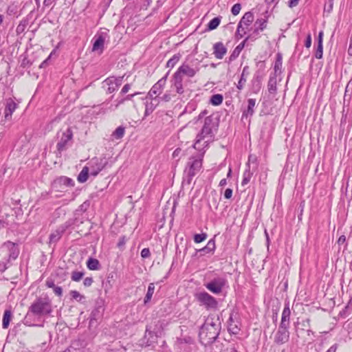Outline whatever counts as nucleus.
<instances>
[{
	"label": "nucleus",
	"instance_id": "33",
	"mask_svg": "<svg viewBox=\"0 0 352 352\" xmlns=\"http://www.w3.org/2000/svg\"><path fill=\"white\" fill-rule=\"evenodd\" d=\"M246 166H247V168L245 169V170L243 173V179L241 182V185L243 186H245L246 184H248L250 182L252 175H253V171L250 170V164L247 163Z\"/></svg>",
	"mask_w": 352,
	"mask_h": 352
},
{
	"label": "nucleus",
	"instance_id": "24",
	"mask_svg": "<svg viewBox=\"0 0 352 352\" xmlns=\"http://www.w3.org/2000/svg\"><path fill=\"white\" fill-rule=\"evenodd\" d=\"M102 85L107 94H112L118 89L112 81V77L107 78L102 81Z\"/></svg>",
	"mask_w": 352,
	"mask_h": 352
},
{
	"label": "nucleus",
	"instance_id": "36",
	"mask_svg": "<svg viewBox=\"0 0 352 352\" xmlns=\"http://www.w3.org/2000/svg\"><path fill=\"white\" fill-rule=\"evenodd\" d=\"M89 175H90V170L89 167H83L78 176V181L80 183L85 182L88 179Z\"/></svg>",
	"mask_w": 352,
	"mask_h": 352
},
{
	"label": "nucleus",
	"instance_id": "28",
	"mask_svg": "<svg viewBox=\"0 0 352 352\" xmlns=\"http://www.w3.org/2000/svg\"><path fill=\"white\" fill-rule=\"evenodd\" d=\"M153 101L146 102L145 103V112L144 116H147L150 115L155 109V107L158 105L160 99L157 97H155L153 99Z\"/></svg>",
	"mask_w": 352,
	"mask_h": 352
},
{
	"label": "nucleus",
	"instance_id": "4",
	"mask_svg": "<svg viewBox=\"0 0 352 352\" xmlns=\"http://www.w3.org/2000/svg\"><path fill=\"white\" fill-rule=\"evenodd\" d=\"M52 312L51 300L47 296L39 297L30 305L28 312L25 317V323L28 322V318L30 314L36 316H43L50 314Z\"/></svg>",
	"mask_w": 352,
	"mask_h": 352
},
{
	"label": "nucleus",
	"instance_id": "3",
	"mask_svg": "<svg viewBox=\"0 0 352 352\" xmlns=\"http://www.w3.org/2000/svg\"><path fill=\"white\" fill-rule=\"evenodd\" d=\"M204 153L205 152L203 151L196 156H192L189 159L184 170L183 184H190L193 177L199 172L202 167Z\"/></svg>",
	"mask_w": 352,
	"mask_h": 352
},
{
	"label": "nucleus",
	"instance_id": "22",
	"mask_svg": "<svg viewBox=\"0 0 352 352\" xmlns=\"http://www.w3.org/2000/svg\"><path fill=\"white\" fill-rule=\"evenodd\" d=\"M263 76L261 75L260 73L254 74V77L252 80V91L254 94H257L261 89L262 87V80Z\"/></svg>",
	"mask_w": 352,
	"mask_h": 352
},
{
	"label": "nucleus",
	"instance_id": "48",
	"mask_svg": "<svg viewBox=\"0 0 352 352\" xmlns=\"http://www.w3.org/2000/svg\"><path fill=\"white\" fill-rule=\"evenodd\" d=\"M69 294L73 299H75L78 302H80L82 299H85V296L81 295L78 291L72 290Z\"/></svg>",
	"mask_w": 352,
	"mask_h": 352
},
{
	"label": "nucleus",
	"instance_id": "57",
	"mask_svg": "<svg viewBox=\"0 0 352 352\" xmlns=\"http://www.w3.org/2000/svg\"><path fill=\"white\" fill-rule=\"evenodd\" d=\"M53 289V291L54 292V294L57 296H62L63 295V289L62 287H59V286H56V285H54V287H52Z\"/></svg>",
	"mask_w": 352,
	"mask_h": 352
},
{
	"label": "nucleus",
	"instance_id": "19",
	"mask_svg": "<svg viewBox=\"0 0 352 352\" xmlns=\"http://www.w3.org/2000/svg\"><path fill=\"white\" fill-rule=\"evenodd\" d=\"M216 248L214 237L209 240L207 245L199 249L196 250L195 255L199 253V256H203L206 254H213Z\"/></svg>",
	"mask_w": 352,
	"mask_h": 352
},
{
	"label": "nucleus",
	"instance_id": "16",
	"mask_svg": "<svg viewBox=\"0 0 352 352\" xmlns=\"http://www.w3.org/2000/svg\"><path fill=\"white\" fill-rule=\"evenodd\" d=\"M94 43L92 47V51H99L100 54H101L104 50V45L105 41V34L101 32L100 34H96L93 38Z\"/></svg>",
	"mask_w": 352,
	"mask_h": 352
},
{
	"label": "nucleus",
	"instance_id": "20",
	"mask_svg": "<svg viewBox=\"0 0 352 352\" xmlns=\"http://www.w3.org/2000/svg\"><path fill=\"white\" fill-rule=\"evenodd\" d=\"M62 186H65L67 187L74 186V182L71 178H69L65 176H61L56 178L53 182L54 188L61 187Z\"/></svg>",
	"mask_w": 352,
	"mask_h": 352
},
{
	"label": "nucleus",
	"instance_id": "45",
	"mask_svg": "<svg viewBox=\"0 0 352 352\" xmlns=\"http://www.w3.org/2000/svg\"><path fill=\"white\" fill-rule=\"evenodd\" d=\"M352 309V307L350 305V302L344 307V308L340 311L339 316L342 318H345L350 314V310Z\"/></svg>",
	"mask_w": 352,
	"mask_h": 352
},
{
	"label": "nucleus",
	"instance_id": "62",
	"mask_svg": "<svg viewBox=\"0 0 352 352\" xmlns=\"http://www.w3.org/2000/svg\"><path fill=\"white\" fill-rule=\"evenodd\" d=\"M94 280L91 277H87L83 280V285L85 287H89L92 285Z\"/></svg>",
	"mask_w": 352,
	"mask_h": 352
},
{
	"label": "nucleus",
	"instance_id": "9",
	"mask_svg": "<svg viewBox=\"0 0 352 352\" xmlns=\"http://www.w3.org/2000/svg\"><path fill=\"white\" fill-rule=\"evenodd\" d=\"M241 320L238 312L232 311L228 320V331L230 333L237 335L241 331Z\"/></svg>",
	"mask_w": 352,
	"mask_h": 352
},
{
	"label": "nucleus",
	"instance_id": "61",
	"mask_svg": "<svg viewBox=\"0 0 352 352\" xmlns=\"http://www.w3.org/2000/svg\"><path fill=\"white\" fill-rule=\"evenodd\" d=\"M333 1L334 0H329L328 5H324V10H326L328 12H331L333 6Z\"/></svg>",
	"mask_w": 352,
	"mask_h": 352
},
{
	"label": "nucleus",
	"instance_id": "14",
	"mask_svg": "<svg viewBox=\"0 0 352 352\" xmlns=\"http://www.w3.org/2000/svg\"><path fill=\"white\" fill-rule=\"evenodd\" d=\"M104 302L102 299L97 300L94 309L92 310L90 315V323L94 321H97L100 319L104 314Z\"/></svg>",
	"mask_w": 352,
	"mask_h": 352
},
{
	"label": "nucleus",
	"instance_id": "64",
	"mask_svg": "<svg viewBox=\"0 0 352 352\" xmlns=\"http://www.w3.org/2000/svg\"><path fill=\"white\" fill-rule=\"evenodd\" d=\"M232 189L228 188L227 189H226L225 192H224V197L227 199H229L232 197Z\"/></svg>",
	"mask_w": 352,
	"mask_h": 352
},
{
	"label": "nucleus",
	"instance_id": "10",
	"mask_svg": "<svg viewBox=\"0 0 352 352\" xmlns=\"http://www.w3.org/2000/svg\"><path fill=\"white\" fill-rule=\"evenodd\" d=\"M267 25V18L257 19L254 23V30L252 32L247 36V39H250L251 41H256L259 37L260 32L266 29Z\"/></svg>",
	"mask_w": 352,
	"mask_h": 352
},
{
	"label": "nucleus",
	"instance_id": "46",
	"mask_svg": "<svg viewBox=\"0 0 352 352\" xmlns=\"http://www.w3.org/2000/svg\"><path fill=\"white\" fill-rule=\"evenodd\" d=\"M256 66L258 67V69L256 71L255 74L260 73L261 76H264V70L265 68V61L259 60L256 63Z\"/></svg>",
	"mask_w": 352,
	"mask_h": 352
},
{
	"label": "nucleus",
	"instance_id": "39",
	"mask_svg": "<svg viewBox=\"0 0 352 352\" xmlns=\"http://www.w3.org/2000/svg\"><path fill=\"white\" fill-rule=\"evenodd\" d=\"M28 23H29V20L28 18L23 19L16 27V34L19 35V34L23 33L25 32Z\"/></svg>",
	"mask_w": 352,
	"mask_h": 352
},
{
	"label": "nucleus",
	"instance_id": "18",
	"mask_svg": "<svg viewBox=\"0 0 352 352\" xmlns=\"http://www.w3.org/2000/svg\"><path fill=\"white\" fill-rule=\"evenodd\" d=\"M199 68L196 67L195 68L190 67L188 64L183 63L177 70L182 76L184 75L192 78L199 72Z\"/></svg>",
	"mask_w": 352,
	"mask_h": 352
},
{
	"label": "nucleus",
	"instance_id": "15",
	"mask_svg": "<svg viewBox=\"0 0 352 352\" xmlns=\"http://www.w3.org/2000/svg\"><path fill=\"white\" fill-rule=\"evenodd\" d=\"M253 21V13L250 11L245 12L238 23L236 33L239 34V31H243L245 28L243 27V25H245L246 28H248L252 24Z\"/></svg>",
	"mask_w": 352,
	"mask_h": 352
},
{
	"label": "nucleus",
	"instance_id": "11",
	"mask_svg": "<svg viewBox=\"0 0 352 352\" xmlns=\"http://www.w3.org/2000/svg\"><path fill=\"white\" fill-rule=\"evenodd\" d=\"M107 164V161L104 158H93L90 161L89 166L90 175L94 177L97 176L98 173L104 168Z\"/></svg>",
	"mask_w": 352,
	"mask_h": 352
},
{
	"label": "nucleus",
	"instance_id": "17",
	"mask_svg": "<svg viewBox=\"0 0 352 352\" xmlns=\"http://www.w3.org/2000/svg\"><path fill=\"white\" fill-rule=\"evenodd\" d=\"M170 82H172V86L175 87L177 94H182L184 93V91L182 84L183 76L178 72L176 71L175 72Z\"/></svg>",
	"mask_w": 352,
	"mask_h": 352
},
{
	"label": "nucleus",
	"instance_id": "32",
	"mask_svg": "<svg viewBox=\"0 0 352 352\" xmlns=\"http://www.w3.org/2000/svg\"><path fill=\"white\" fill-rule=\"evenodd\" d=\"M248 74H249V67L245 66L243 69L242 74L241 75V78L236 85V87L238 89L241 90L243 88V87L247 81L245 76H248Z\"/></svg>",
	"mask_w": 352,
	"mask_h": 352
},
{
	"label": "nucleus",
	"instance_id": "23",
	"mask_svg": "<svg viewBox=\"0 0 352 352\" xmlns=\"http://www.w3.org/2000/svg\"><path fill=\"white\" fill-rule=\"evenodd\" d=\"M17 107L18 104L12 98L7 99L4 111L5 118L8 119L9 116H11Z\"/></svg>",
	"mask_w": 352,
	"mask_h": 352
},
{
	"label": "nucleus",
	"instance_id": "38",
	"mask_svg": "<svg viewBox=\"0 0 352 352\" xmlns=\"http://www.w3.org/2000/svg\"><path fill=\"white\" fill-rule=\"evenodd\" d=\"M283 64V56L280 53H278L276 56V60L274 63V74L277 75L278 72H281L280 69Z\"/></svg>",
	"mask_w": 352,
	"mask_h": 352
},
{
	"label": "nucleus",
	"instance_id": "6",
	"mask_svg": "<svg viewBox=\"0 0 352 352\" xmlns=\"http://www.w3.org/2000/svg\"><path fill=\"white\" fill-rule=\"evenodd\" d=\"M227 284L228 280L225 276H216L204 283V286L212 293L219 294L222 292Z\"/></svg>",
	"mask_w": 352,
	"mask_h": 352
},
{
	"label": "nucleus",
	"instance_id": "34",
	"mask_svg": "<svg viewBox=\"0 0 352 352\" xmlns=\"http://www.w3.org/2000/svg\"><path fill=\"white\" fill-rule=\"evenodd\" d=\"M87 267L90 270H98L101 266L98 259L89 258L87 261Z\"/></svg>",
	"mask_w": 352,
	"mask_h": 352
},
{
	"label": "nucleus",
	"instance_id": "63",
	"mask_svg": "<svg viewBox=\"0 0 352 352\" xmlns=\"http://www.w3.org/2000/svg\"><path fill=\"white\" fill-rule=\"evenodd\" d=\"M311 45V35L309 33L307 36L306 40L305 41V46L307 48H309Z\"/></svg>",
	"mask_w": 352,
	"mask_h": 352
},
{
	"label": "nucleus",
	"instance_id": "52",
	"mask_svg": "<svg viewBox=\"0 0 352 352\" xmlns=\"http://www.w3.org/2000/svg\"><path fill=\"white\" fill-rule=\"evenodd\" d=\"M162 92V89H160L157 86L154 85L151 89H150L148 95H157L159 96Z\"/></svg>",
	"mask_w": 352,
	"mask_h": 352
},
{
	"label": "nucleus",
	"instance_id": "55",
	"mask_svg": "<svg viewBox=\"0 0 352 352\" xmlns=\"http://www.w3.org/2000/svg\"><path fill=\"white\" fill-rule=\"evenodd\" d=\"M111 77H112V81H113V84L118 89V87L122 83L123 76H120V77L111 76Z\"/></svg>",
	"mask_w": 352,
	"mask_h": 352
},
{
	"label": "nucleus",
	"instance_id": "37",
	"mask_svg": "<svg viewBox=\"0 0 352 352\" xmlns=\"http://www.w3.org/2000/svg\"><path fill=\"white\" fill-rule=\"evenodd\" d=\"M125 133V127L123 126H120L116 129V130L112 133L111 137L116 140L122 139Z\"/></svg>",
	"mask_w": 352,
	"mask_h": 352
},
{
	"label": "nucleus",
	"instance_id": "35",
	"mask_svg": "<svg viewBox=\"0 0 352 352\" xmlns=\"http://www.w3.org/2000/svg\"><path fill=\"white\" fill-rule=\"evenodd\" d=\"M63 232L58 228L54 232L51 233L49 236L50 243H56L61 238Z\"/></svg>",
	"mask_w": 352,
	"mask_h": 352
},
{
	"label": "nucleus",
	"instance_id": "26",
	"mask_svg": "<svg viewBox=\"0 0 352 352\" xmlns=\"http://www.w3.org/2000/svg\"><path fill=\"white\" fill-rule=\"evenodd\" d=\"M78 223H82V221H79L78 217L69 219L64 223L60 225L58 228L64 233L67 229L72 228L74 225Z\"/></svg>",
	"mask_w": 352,
	"mask_h": 352
},
{
	"label": "nucleus",
	"instance_id": "25",
	"mask_svg": "<svg viewBox=\"0 0 352 352\" xmlns=\"http://www.w3.org/2000/svg\"><path fill=\"white\" fill-rule=\"evenodd\" d=\"M250 39H247V37L243 40V42H241L240 44H239L233 50L232 54H230L229 57V61L232 62L240 54L242 50L244 48L245 43L248 41Z\"/></svg>",
	"mask_w": 352,
	"mask_h": 352
},
{
	"label": "nucleus",
	"instance_id": "1",
	"mask_svg": "<svg viewBox=\"0 0 352 352\" xmlns=\"http://www.w3.org/2000/svg\"><path fill=\"white\" fill-rule=\"evenodd\" d=\"M221 329V322L219 316L215 314L208 315L199 329L200 342L206 346L209 343L214 342L218 338Z\"/></svg>",
	"mask_w": 352,
	"mask_h": 352
},
{
	"label": "nucleus",
	"instance_id": "8",
	"mask_svg": "<svg viewBox=\"0 0 352 352\" xmlns=\"http://www.w3.org/2000/svg\"><path fill=\"white\" fill-rule=\"evenodd\" d=\"M217 126L214 118L212 116H207L204 120V126L201 131L197 134V138L199 139H205L209 138L211 140L213 137L212 129Z\"/></svg>",
	"mask_w": 352,
	"mask_h": 352
},
{
	"label": "nucleus",
	"instance_id": "13",
	"mask_svg": "<svg viewBox=\"0 0 352 352\" xmlns=\"http://www.w3.org/2000/svg\"><path fill=\"white\" fill-rule=\"evenodd\" d=\"M256 105V99L249 98L247 100V107L242 111L241 121L247 120L249 123L251 120V117L254 113V107Z\"/></svg>",
	"mask_w": 352,
	"mask_h": 352
},
{
	"label": "nucleus",
	"instance_id": "29",
	"mask_svg": "<svg viewBox=\"0 0 352 352\" xmlns=\"http://www.w3.org/2000/svg\"><path fill=\"white\" fill-rule=\"evenodd\" d=\"M205 139H199L196 137V140L193 144L194 148L199 151V153L204 151V148L208 147V143L210 141V140H207L204 141Z\"/></svg>",
	"mask_w": 352,
	"mask_h": 352
},
{
	"label": "nucleus",
	"instance_id": "21",
	"mask_svg": "<svg viewBox=\"0 0 352 352\" xmlns=\"http://www.w3.org/2000/svg\"><path fill=\"white\" fill-rule=\"evenodd\" d=\"M213 54L218 59H222L227 52V49L221 42H217L213 45Z\"/></svg>",
	"mask_w": 352,
	"mask_h": 352
},
{
	"label": "nucleus",
	"instance_id": "47",
	"mask_svg": "<svg viewBox=\"0 0 352 352\" xmlns=\"http://www.w3.org/2000/svg\"><path fill=\"white\" fill-rule=\"evenodd\" d=\"M208 235L206 233H201V234H196L194 235V241L196 243H199L205 241L207 238Z\"/></svg>",
	"mask_w": 352,
	"mask_h": 352
},
{
	"label": "nucleus",
	"instance_id": "12",
	"mask_svg": "<svg viewBox=\"0 0 352 352\" xmlns=\"http://www.w3.org/2000/svg\"><path fill=\"white\" fill-rule=\"evenodd\" d=\"M2 248H6L8 252V261L16 260L18 258L20 251L17 243L7 241L2 244Z\"/></svg>",
	"mask_w": 352,
	"mask_h": 352
},
{
	"label": "nucleus",
	"instance_id": "42",
	"mask_svg": "<svg viewBox=\"0 0 352 352\" xmlns=\"http://www.w3.org/2000/svg\"><path fill=\"white\" fill-rule=\"evenodd\" d=\"M223 98L221 94H217L211 96L210 102L214 106H218L223 102Z\"/></svg>",
	"mask_w": 352,
	"mask_h": 352
},
{
	"label": "nucleus",
	"instance_id": "30",
	"mask_svg": "<svg viewBox=\"0 0 352 352\" xmlns=\"http://www.w3.org/2000/svg\"><path fill=\"white\" fill-rule=\"evenodd\" d=\"M276 74H274L270 76L268 82H267V89L270 94H276L277 88H276Z\"/></svg>",
	"mask_w": 352,
	"mask_h": 352
},
{
	"label": "nucleus",
	"instance_id": "27",
	"mask_svg": "<svg viewBox=\"0 0 352 352\" xmlns=\"http://www.w3.org/2000/svg\"><path fill=\"white\" fill-rule=\"evenodd\" d=\"M205 347L207 352H223V346L222 343L216 340L214 342L205 346Z\"/></svg>",
	"mask_w": 352,
	"mask_h": 352
},
{
	"label": "nucleus",
	"instance_id": "60",
	"mask_svg": "<svg viewBox=\"0 0 352 352\" xmlns=\"http://www.w3.org/2000/svg\"><path fill=\"white\" fill-rule=\"evenodd\" d=\"M151 255L148 248H144L141 251V256L144 258L149 257Z\"/></svg>",
	"mask_w": 352,
	"mask_h": 352
},
{
	"label": "nucleus",
	"instance_id": "53",
	"mask_svg": "<svg viewBox=\"0 0 352 352\" xmlns=\"http://www.w3.org/2000/svg\"><path fill=\"white\" fill-rule=\"evenodd\" d=\"M126 237L125 236H122L120 239H119V241L118 242V244H117V247L120 249V250H124V245L126 244Z\"/></svg>",
	"mask_w": 352,
	"mask_h": 352
},
{
	"label": "nucleus",
	"instance_id": "59",
	"mask_svg": "<svg viewBox=\"0 0 352 352\" xmlns=\"http://www.w3.org/2000/svg\"><path fill=\"white\" fill-rule=\"evenodd\" d=\"M250 162H252L254 164H256V168H257L258 166V159H257V157L254 155H250L249 157H248V162L247 163H250Z\"/></svg>",
	"mask_w": 352,
	"mask_h": 352
},
{
	"label": "nucleus",
	"instance_id": "31",
	"mask_svg": "<svg viewBox=\"0 0 352 352\" xmlns=\"http://www.w3.org/2000/svg\"><path fill=\"white\" fill-rule=\"evenodd\" d=\"M12 318V312L10 309H6L3 313V320H2V327L3 329H8L10 322Z\"/></svg>",
	"mask_w": 352,
	"mask_h": 352
},
{
	"label": "nucleus",
	"instance_id": "44",
	"mask_svg": "<svg viewBox=\"0 0 352 352\" xmlns=\"http://www.w3.org/2000/svg\"><path fill=\"white\" fill-rule=\"evenodd\" d=\"M84 275H85V273L83 272L73 271L72 272L71 279L73 281L78 282L82 278Z\"/></svg>",
	"mask_w": 352,
	"mask_h": 352
},
{
	"label": "nucleus",
	"instance_id": "43",
	"mask_svg": "<svg viewBox=\"0 0 352 352\" xmlns=\"http://www.w3.org/2000/svg\"><path fill=\"white\" fill-rule=\"evenodd\" d=\"M182 55L179 53L174 54L166 63V67L173 68L179 60Z\"/></svg>",
	"mask_w": 352,
	"mask_h": 352
},
{
	"label": "nucleus",
	"instance_id": "40",
	"mask_svg": "<svg viewBox=\"0 0 352 352\" xmlns=\"http://www.w3.org/2000/svg\"><path fill=\"white\" fill-rule=\"evenodd\" d=\"M221 19V16H219L213 18L210 22L208 23L207 29L208 30H215L220 24Z\"/></svg>",
	"mask_w": 352,
	"mask_h": 352
},
{
	"label": "nucleus",
	"instance_id": "5",
	"mask_svg": "<svg viewBox=\"0 0 352 352\" xmlns=\"http://www.w3.org/2000/svg\"><path fill=\"white\" fill-rule=\"evenodd\" d=\"M58 142L56 144V156H60L63 151H66L72 144L73 131L71 128L65 131L60 130L56 134Z\"/></svg>",
	"mask_w": 352,
	"mask_h": 352
},
{
	"label": "nucleus",
	"instance_id": "58",
	"mask_svg": "<svg viewBox=\"0 0 352 352\" xmlns=\"http://www.w3.org/2000/svg\"><path fill=\"white\" fill-rule=\"evenodd\" d=\"M337 243L339 245L345 244L344 248H346L347 246V243H346V239L345 235L342 234V235L340 236Z\"/></svg>",
	"mask_w": 352,
	"mask_h": 352
},
{
	"label": "nucleus",
	"instance_id": "51",
	"mask_svg": "<svg viewBox=\"0 0 352 352\" xmlns=\"http://www.w3.org/2000/svg\"><path fill=\"white\" fill-rule=\"evenodd\" d=\"M10 261H8V258L0 261V272H4L10 266Z\"/></svg>",
	"mask_w": 352,
	"mask_h": 352
},
{
	"label": "nucleus",
	"instance_id": "54",
	"mask_svg": "<svg viewBox=\"0 0 352 352\" xmlns=\"http://www.w3.org/2000/svg\"><path fill=\"white\" fill-rule=\"evenodd\" d=\"M241 9V5L240 3L234 4L231 8V12L233 15L236 16L239 14Z\"/></svg>",
	"mask_w": 352,
	"mask_h": 352
},
{
	"label": "nucleus",
	"instance_id": "2",
	"mask_svg": "<svg viewBox=\"0 0 352 352\" xmlns=\"http://www.w3.org/2000/svg\"><path fill=\"white\" fill-rule=\"evenodd\" d=\"M290 316L289 302L287 301L285 302L280 322L274 336V342L277 345L284 344L289 340L290 333L289 328L290 324Z\"/></svg>",
	"mask_w": 352,
	"mask_h": 352
},
{
	"label": "nucleus",
	"instance_id": "56",
	"mask_svg": "<svg viewBox=\"0 0 352 352\" xmlns=\"http://www.w3.org/2000/svg\"><path fill=\"white\" fill-rule=\"evenodd\" d=\"M32 65V63L30 60L28 58V57L25 56L22 59L21 62V67L23 68H28L30 67Z\"/></svg>",
	"mask_w": 352,
	"mask_h": 352
},
{
	"label": "nucleus",
	"instance_id": "7",
	"mask_svg": "<svg viewBox=\"0 0 352 352\" xmlns=\"http://www.w3.org/2000/svg\"><path fill=\"white\" fill-rule=\"evenodd\" d=\"M195 297L199 305L204 306L207 310L218 308L217 299L206 292H198L195 294Z\"/></svg>",
	"mask_w": 352,
	"mask_h": 352
},
{
	"label": "nucleus",
	"instance_id": "41",
	"mask_svg": "<svg viewBox=\"0 0 352 352\" xmlns=\"http://www.w3.org/2000/svg\"><path fill=\"white\" fill-rule=\"evenodd\" d=\"M155 284L153 283L148 285V290L144 299V304L148 303L151 300V298L155 291Z\"/></svg>",
	"mask_w": 352,
	"mask_h": 352
},
{
	"label": "nucleus",
	"instance_id": "49",
	"mask_svg": "<svg viewBox=\"0 0 352 352\" xmlns=\"http://www.w3.org/2000/svg\"><path fill=\"white\" fill-rule=\"evenodd\" d=\"M314 56L317 59H320L322 58V56H323V45H322V44H320V43L318 44L316 50L315 51Z\"/></svg>",
	"mask_w": 352,
	"mask_h": 352
},
{
	"label": "nucleus",
	"instance_id": "50",
	"mask_svg": "<svg viewBox=\"0 0 352 352\" xmlns=\"http://www.w3.org/2000/svg\"><path fill=\"white\" fill-rule=\"evenodd\" d=\"M169 74V72L166 73V74L162 77L161 79H160L155 85L157 86L160 89L162 90L163 87L166 85V82L167 80L168 75Z\"/></svg>",
	"mask_w": 352,
	"mask_h": 352
}]
</instances>
